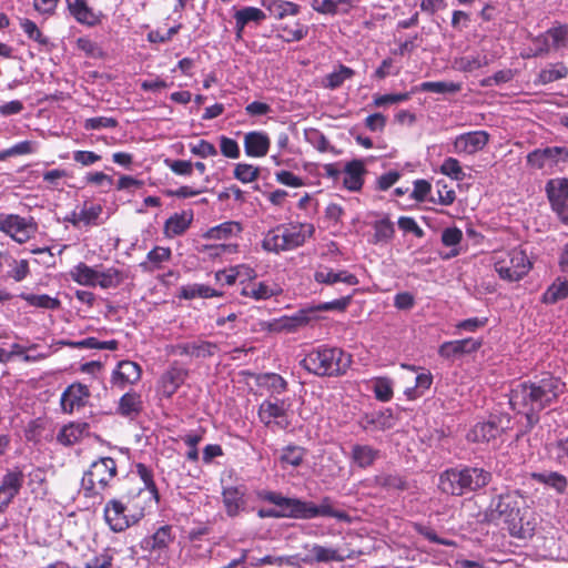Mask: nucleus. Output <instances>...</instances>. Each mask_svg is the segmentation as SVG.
Segmentation results:
<instances>
[{
  "instance_id": "6",
  "label": "nucleus",
  "mask_w": 568,
  "mask_h": 568,
  "mask_svg": "<svg viewBox=\"0 0 568 568\" xmlns=\"http://www.w3.org/2000/svg\"><path fill=\"white\" fill-rule=\"evenodd\" d=\"M130 499L125 504L121 499H111L105 504L104 519L113 531H123L144 516V506Z\"/></svg>"
},
{
  "instance_id": "4",
  "label": "nucleus",
  "mask_w": 568,
  "mask_h": 568,
  "mask_svg": "<svg viewBox=\"0 0 568 568\" xmlns=\"http://www.w3.org/2000/svg\"><path fill=\"white\" fill-rule=\"evenodd\" d=\"M303 366L317 376H339L352 364V356L338 347L320 346L303 359Z\"/></svg>"
},
{
  "instance_id": "37",
  "label": "nucleus",
  "mask_w": 568,
  "mask_h": 568,
  "mask_svg": "<svg viewBox=\"0 0 568 568\" xmlns=\"http://www.w3.org/2000/svg\"><path fill=\"white\" fill-rule=\"evenodd\" d=\"M88 432V423H70L61 428L57 440L63 446H71L80 442Z\"/></svg>"
},
{
  "instance_id": "59",
  "label": "nucleus",
  "mask_w": 568,
  "mask_h": 568,
  "mask_svg": "<svg viewBox=\"0 0 568 568\" xmlns=\"http://www.w3.org/2000/svg\"><path fill=\"white\" fill-rule=\"evenodd\" d=\"M173 539L174 536L171 534V527L162 526L155 531L153 537L146 541V544L151 545L152 549L162 550L173 542Z\"/></svg>"
},
{
  "instance_id": "56",
  "label": "nucleus",
  "mask_w": 568,
  "mask_h": 568,
  "mask_svg": "<svg viewBox=\"0 0 568 568\" xmlns=\"http://www.w3.org/2000/svg\"><path fill=\"white\" fill-rule=\"evenodd\" d=\"M462 89L459 83L448 81H427L419 87L420 91L433 93H456Z\"/></svg>"
},
{
  "instance_id": "10",
  "label": "nucleus",
  "mask_w": 568,
  "mask_h": 568,
  "mask_svg": "<svg viewBox=\"0 0 568 568\" xmlns=\"http://www.w3.org/2000/svg\"><path fill=\"white\" fill-rule=\"evenodd\" d=\"M290 402L287 399H266L263 400L257 410L260 422L268 428L284 429L288 426L286 419L290 409Z\"/></svg>"
},
{
  "instance_id": "58",
  "label": "nucleus",
  "mask_w": 568,
  "mask_h": 568,
  "mask_svg": "<svg viewBox=\"0 0 568 568\" xmlns=\"http://www.w3.org/2000/svg\"><path fill=\"white\" fill-rule=\"evenodd\" d=\"M20 27L30 40L36 41L41 47H49L50 40L43 36L38 26L29 19H22Z\"/></svg>"
},
{
  "instance_id": "14",
  "label": "nucleus",
  "mask_w": 568,
  "mask_h": 568,
  "mask_svg": "<svg viewBox=\"0 0 568 568\" xmlns=\"http://www.w3.org/2000/svg\"><path fill=\"white\" fill-rule=\"evenodd\" d=\"M489 141V134L486 131L477 130L462 133L453 140V152L458 155H474L481 151Z\"/></svg>"
},
{
  "instance_id": "53",
  "label": "nucleus",
  "mask_w": 568,
  "mask_h": 568,
  "mask_svg": "<svg viewBox=\"0 0 568 568\" xmlns=\"http://www.w3.org/2000/svg\"><path fill=\"white\" fill-rule=\"evenodd\" d=\"M171 256L170 248L156 246L148 253V261L140 264L144 270L160 268Z\"/></svg>"
},
{
  "instance_id": "21",
  "label": "nucleus",
  "mask_w": 568,
  "mask_h": 568,
  "mask_svg": "<svg viewBox=\"0 0 568 568\" xmlns=\"http://www.w3.org/2000/svg\"><path fill=\"white\" fill-rule=\"evenodd\" d=\"M67 6L70 14L81 24L94 27L102 21L103 13L93 11L85 0H67Z\"/></svg>"
},
{
  "instance_id": "27",
  "label": "nucleus",
  "mask_w": 568,
  "mask_h": 568,
  "mask_svg": "<svg viewBox=\"0 0 568 568\" xmlns=\"http://www.w3.org/2000/svg\"><path fill=\"white\" fill-rule=\"evenodd\" d=\"M261 4L268 12V16L276 20L295 17L301 11L297 3L286 0H261Z\"/></svg>"
},
{
  "instance_id": "61",
  "label": "nucleus",
  "mask_w": 568,
  "mask_h": 568,
  "mask_svg": "<svg viewBox=\"0 0 568 568\" xmlns=\"http://www.w3.org/2000/svg\"><path fill=\"white\" fill-rule=\"evenodd\" d=\"M376 484L387 489L404 490L407 483L398 474H381L376 476Z\"/></svg>"
},
{
  "instance_id": "18",
  "label": "nucleus",
  "mask_w": 568,
  "mask_h": 568,
  "mask_svg": "<svg viewBox=\"0 0 568 568\" xmlns=\"http://www.w3.org/2000/svg\"><path fill=\"white\" fill-rule=\"evenodd\" d=\"M243 226L237 221H226L213 227H210L204 233V239L216 243H237Z\"/></svg>"
},
{
  "instance_id": "3",
  "label": "nucleus",
  "mask_w": 568,
  "mask_h": 568,
  "mask_svg": "<svg viewBox=\"0 0 568 568\" xmlns=\"http://www.w3.org/2000/svg\"><path fill=\"white\" fill-rule=\"evenodd\" d=\"M490 263L497 276L507 283L520 282L534 266L531 258L521 246L494 251Z\"/></svg>"
},
{
  "instance_id": "26",
  "label": "nucleus",
  "mask_w": 568,
  "mask_h": 568,
  "mask_svg": "<svg viewBox=\"0 0 568 568\" xmlns=\"http://www.w3.org/2000/svg\"><path fill=\"white\" fill-rule=\"evenodd\" d=\"M358 424L366 432L385 430L394 426V418L390 410L386 409L365 414Z\"/></svg>"
},
{
  "instance_id": "44",
  "label": "nucleus",
  "mask_w": 568,
  "mask_h": 568,
  "mask_svg": "<svg viewBox=\"0 0 568 568\" xmlns=\"http://www.w3.org/2000/svg\"><path fill=\"white\" fill-rule=\"evenodd\" d=\"M567 75L568 68L562 62L548 64L539 72L537 83L548 84L550 82L565 79Z\"/></svg>"
},
{
  "instance_id": "24",
  "label": "nucleus",
  "mask_w": 568,
  "mask_h": 568,
  "mask_svg": "<svg viewBox=\"0 0 568 568\" xmlns=\"http://www.w3.org/2000/svg\"><path fill=\"white\" fill-rule=\"evenodd\" d=\"M481 342L471 337L445 342L439 346L438 354L445 358H452L462 354L476 352Z\"/></svg>"
},
{
  "instance_id": "25",
  "label": "nucleus",
  "mask_w": 568,
  "mask_h": 568,
  "mask_svg": "<svg viewBox=\"0 0 568 568\" xmlns=\"http://www.w3.org/2000/svg\"><path fill=\"white\" fill-rule=\"evenodd\" d=\"M564 152H566V150L559 146L536 149L527 155V162L530 166L536 169L552 166Z\"/></svg>"
},
{
  "instance_id": "45",
  "label": "nucleus",
  "mask_w": 568,
  "mask_h": 568,
  "mask_svg": "<svg viewBox=\"0 0 568 568\" xmlns=\"http://www.w3.org/2000/svg\"><path fill=\"white\" fill-rule=\"evenodd\" d=\"M244 491L239 487H227L223 490V500L230 516H235L244 504Z\"/></svg>"
},
{
  "instance_id": "28",
  "label": "nucleus",
  "mask_w": 568,
  "mask_h": 568,
  "mask_svg": "<svg viewBox=\"0 0 568 568\" xmlns=\"http://www.w3.org/2000/svg\"><path fill=\"white\" fill-rule=\"evenodd\" d=\"M281 292V287L272 281L248 282L242 288V294L244 296L254 298L256 301L271 298Z\"/></svg>"
},
{
  "instance_id": "47",
  "label": "nucleus",
  "mask_w": 568,
  "mask_h": 568,
  "mask_svg": "<svg viewBox=\"0 0 568 568\" xmlns=\"http://www.w3.org/2000/svg\"><path fill=\"white\" fill-rule=\"evenodd\" d=\"M71 278L80 285L95 286L97 270L79 263L70 271Z\"/></svg>"
},
{
  "instance_id": "17",
  "label": "nucleus",
  "mask_w": 568,
  "mask_h": 568,
  "mask_svg": "<svg viewBox=\"0 0 568 568\" xmlns=\"http://www.w3.org/2000/svg\"><path fill=\"white\" fill-rule=\"evenodd\" d=\"M24 475L16 468L7 471L0 485V514L9 506L23 486Z\"/></svg>"
},
{
  "instance_id": "39",
  "label": "nucleus",
  "mask_w": 568,
  "mask_h": 568,
  "mask_svg": "<svg viewBox=\"0 0 568 568\" xmlns=\"http://www.w3.org/2000/svg\"><path fill=\"white\" fill-rule=\"evenodd\" d=\"M276 31L284 42H298L308 34V27L296 20L278 24Z\"/></svg>"
},
{
  "instance_id": "5",
  "label": "nucleus",
  "mask_w": 568,
  "mask_h": 568,
  "mask_svg": "<svg viewBox=\"0 0 568 568\" xmlns=\"http://www.w3.org/2000/svg\"><path fill=\"white\" fill-rule=\"evenodd\" d=\"M118 473L116 463L111 457L93 462L81 479V489L85 497L103 498V493L111 486Z\"/></svg>"
},
{
  "instance_id": "16",
  "label": "nucleus",
  "mask_w": 568,
  "mask_h": 568,
  "mask_svg": "<svg viewBox=\"0 0 568 568\" xmlns=\"http://www.w3.org/2000/svg\"><path fill=\"white\" fill-rule=\"evenodd\" d=\"M536 527L537 517L527 506L520 509L506 526L511 537L523 540L530 539L535 535Z\"/></svg>"
},
{
  "instance_id": "2",
  "label": "nucleus",
  "mask_w": 568,
  "mask_h": 568,
  "mask_svg": "<svg viewBox=\"0 0 568 568\" xmlns=\"http://www.w3.org/2000/svg\"><path fill=\"white\" fill-rule=\"evenodd\" d=\"M315 227L312 223L290 222L276 225L268 230L262 240V248L270 253L278 254L302 246L314 235Z\"/></svg>"
},
{
  "instance_id": "33",
  "label": "nucleus",
  "mask_w": 568,
  "mask_h": 568,
  "mask_svg": "<svg viewBox=\"0 0 568 568\" xmlns=\"http://www.w3.org/2000/svg\"><path fill=\"white\" fill-rule=\"evenodd\" d=\"M256 385L271 396H280L287 390V382L276 373H262L255 378Z\"/></svg>"
},
{
  "instance_id": "12",
  "label": "nucleus",
  "mask_w": 568,
  "mask_h": 568,
  "mask_svg": "<svg viewBox=\"0 0 568 568\" xmlns=\"http://www.w3.org/2000/svg\"><path fill=\"white\" fill-rule=\"evenodd\" d=\"M546 192L552 210L564 223H568V179H551L546 185Z\"/></svg>"
},
{
  "instance_id": "29",
  "label": "nucleus",
  "mask_w": 568,
  "mask_h": 568,
  "mask_svg": "<svg viewBox=\"0 0 568 568\" xmlns=\"http://www.w3.org/2000/svg\"><path fill=\"white\" fill-rule=\"evenodd\" d=\"M307 554L301 560L306 564L313 562H329V561H343L344 557L341 556L336 549L331 547H324L321 545H305L304 547Z\"/></svg>"
},
{
  "instance_id": "35",
  "label": "nucleus",
  "mask_w": 568,
  "mask_h": 568,
  "mask_svg": "<svg viewBox=\"0 0 568 568\" xmlns=\"http://www.w3.org/2000/svg\"><path fill=\"white\" fill-rule=\"evenodd\" d=\"M178 390V368L172 365L168 371H165L161 377L159 378L156 385V393L160 397V400H171L173 395Z\"/></svg>"
},
{
  "instance_id": "57",
  "label": "nucleus",
  "mask_w": 568,
  "mask_h": 568,
  "mask_svg": "<svg viewBox=\"0 0 568 568\" xmlns=\"http://www.w3.org/2000/svg\"><path fill=\"white\" fill-rule=\"evenodd\" d=\"M439 172L455 181H463L466 176L460 162L452 156L446 158L443 161Z\"/></svg>"
},
{
  "instance_id": "38",
  "label": "nucleus",
  "mask_w": 568,
  "mask_h": 568,
  "mask_svg": "<svg viewBox=\"0 0 568 568\" xmlns=\"http://www.w3.org/2000/svg\"><path fill=\"white\" fill-rule=\"evenodd\" d=\"M364 164L354 160L346 164L343 176V184L349 191H358L363 186Z\"/></svg>"
},
{
  "instance_id": "11",
  "label": "nucleus",
  "mask_w": 568,
  "mask_h": 568,
  "mask_svg": "<svg viewBox=\"0 0 568 568\" xmlns=\"http://www.w3.org/2000/svg\"><path fill=\"white\" fill-rule=\"evenodd\" d=\"M293 506L296 507L295 513L296 518L298 519H312L316 517H332L337 519L346 518V515L343 511H338L333 508L329 497H324L320 505L295 498Z\"/></svg>"
},
{
  "instance_id": "48",
  "label": "nucleus",
  "mask_w": 568,
  "mask_h": 568,
  "mask_svg": "<svg viewBox=\"0 0 568 568\" xmlns=\"http://www.w3.org/2000/svg\"><path fill=\"white\" fill-rule=\"evenodd\" d=\"M260 173L258 166L245 162L236 163L233 170V176L243 184L255 182Z\"/></svg>"
},
{
  "instance_id": "36",
  "label": "nucleus",
  "mask_w": 568,
  "mask_h": 568,
  "mask_svg": "<svg viewBox=\"0 0 568 568\" xmlns=\"http://www.w3.org/2000/svg\"><path fill=\"white\" fill-rule=\"evenodd\" d=\"M143 409V402L140 394L135 392L125 393L119 400L118 413L126 418H136Z\"/></svg>"
},
{
  "instance_id": "55",
  "label": "nucleus",
  "mask_w": 568,
  "mask_h": 568,
  "mask_svg": "<svg viewBox=\"0 0 568 568\" xmlns=\"http://www.w3.org/2000/svg\"><path fill=\"white\" fill-rule=\"evenodd\" d=\"M239 243H213L205 246L206 254L212 258H223L239 253Z\"/></svg>"
},
{
  "instance_id": "49",
  "label": "nucleus",
  "mask_w": 568,
  "mask_h": 568,
  "mask_svg": "<svg viewBox=\"0 0 568 568\" xmlns=\"http://www.w3.org/2000/svg\"><path fill=\"white\" fill-rule=\"evenodd\" d=\"M463 240V232L458 227H447L442 233V242L445 246L452 247L449 254H447V258L455 257L459 255L460 250L458 247L459 243Z\"/></svg>"
},
{
  "instance_id": "60",
  "label": "nucleus",
  "mask_w": 568,
  "mask_h": 568,
  "mask_svg": "<svg viewBox=\"0 0 568 568\" xmlns=\"http://www.w3.org/2000/svg\"><path fill=\"white\" fill-rule=\"evenodd\" d=\"M121 283L120 272L116 268H108L105 271H97L95 285L102 288L115 287Z\"/></svg>"
},
{
  "instance_id": "8",
  "label": "nucleus",
  "mask_w": 568,
  "mask_h": 568,
  "mask_svg": "<svg viewBox=\"0 0 568 568\" xmlns=\"http://www.w3.org/2000/svg\"><path fill=\"white\" fill-rule=\"evenodd\" d=\"M320 320V315H316V311L312 310V306L298 310L292 315H283L278 318H274L267 323L270 332L274 333H294L298 329L306 327Z\"/></svg>"
},
{
  "instance_id": "51",
  "label": "nucleus",
  "mask_w": 568,
  "mask_h": 568,
  "mask_svg": "<svg viewBox=\"0 0 568 568\" xmlns=\"http://www.w3.org/2000/svg\"><path fill=\"white\" fill-rule=\"evenodd\" d=\"M433 383V376L429 372L423 371L415 377V386L405 389V395L408 399H415L424 394Z\"/></svg>"
},
{
  "instance_id": "1",
  "label": "nucleus",
  "mask_w": 568,
  "mask_h": 568,
  "mask_svg": "<svg viewBox=\"0 0 568 568\" xmlns=\"http://www.w3.org/2000/svg\"><path fill=\"white\" fill-rule=\"evenodd\" d=\"M566 384L554 375L547 374L534 382L515 385L509 395L511 408L524 414L530 426L539 419V413L557 402L565 392Z\"/></svg>"
},
{
  "instance_id": "19",
  "label": "nucleus",
  "mask_w": 568,
  "mask_h": 568,
  "mask_svg": "<svg viewBox=\"0 0 568 568\" xmlns=\"http://www.w3.org/2000/svg\"><path fill=\"white\" fill-rule=\"evenodd\" d=\"M243 146L248 158H264L271 148V139L264 131H250L243 136Z\"/></svg>"
},
{
  "instance_id": "9",
  "label": "nucleus",
  "mask_w": 568,
  "mask_h": 568,
  "mask_svg": "<svg viewBox=\"0 0 568 568\" xmlns=\"http://www.w3.org/2000/svg\"><path fill=\"white\" fill-rule=\"evenodd\" d=\"M37 223L32 217L18 214H0V232L9 235L16 242H28L37 232Z\"/></svg>"
},
{
  "instance_id": "22",
  "label": "nucleus",
  "mask_w": 568,
  "mask_h": 568,
  "mask_svg": "<svg viewBox=\"0 0 568 568\" xmlns=\"http://www.w3.org/2000/svg\"><path fill=\"white\" fill-rule=\"evenodd\" d=\"M141 378L140 366L131 361H121L113 371L111 383L123 389L125 386L136 383Z\"/></svg>"
},
{
  "instance_id": "23",
  "label": "nucleus",
  "mask_w": 568,
  "mask_h": 568,
  "mask_svg": "<svg viewBox=\"0 0 568 568\" xmlns=\"http://www.w3.org/2000/svg\"><path fill=\"white\" fill-rule=\"evenodd\" d=\"M90 396L89 389L82 384L70 385L61 396V407L64 413L71 414L75 408L83 407Z\"/></svg>"
},
{
  "instance_id": "64",
  "label": "nucleus",
  "mask_w": 568,
  "mask_h": 568,
  "mask_svg": "<svg viewBox=\"0 0 568 568\" xmlns=\"http://www.w3.org/2000/svg\"><path fill=\"white\" fill-rule=\"evenodd\" d=\"M549 38L552 40V47L555 49L568 47V27L558 26L549 29L547 32Z\"/></svg>"
},
{
  "instance_id": "7",
  "label": "nucleus",
  "mask_w": 568,
  "mask_h": 568,
  "mask_svg": "<svg viewBox=\"0 0 568 568\" xmlns=\"http://www.w3.org/2000/svg\"><path fill=\"white\" fill-rule=\"evenodd\" d=\"M525 506L526 500L518 490H507L491 499L487 516L491 521L501 519L507 526Z\"/></svg>"
},
{
  "instance_id": "15",
  "label": "nucleus",
  "mask_w": 568,
  "mask_h": 568,
  "mask_svg": "<svg viewBox=\"0 0 568 568\" xmlns=\"http://www.w3.org/2000/svg\"><path fill=\"white\" fill-rule=\"evenodd\" d=\"M258 497L278 507V509H260L258 516L261 518H296V507L293 506V503H295V498L284 497L281 494L267 490L258 493Z\"/></svg>"
},
{
  "instance_id": "50",
  "label": "nucleus",
  "mask_w": 568,
  "mask_h": 568,
  "mask_svg": "<svg viewBox=\"0 0 568 568\" xmlns=\"http://www.w3.org/2000/svg\"><path fill=\"white\" fill-rule=\"evenodd\" d=\"M180 296H183L184 298H210L214 296H221V293L205 284H192L182 287L180 291Z\"/></svg>"
},
{
  "instance_id": "63",
  "label": "nucleus",
  "mask_w": 568,
  "mask_h": 568,
  "mask_svg": "<svg viewBox=\"0 0 568 568\" xmlns=\"http://www.w3.org/2000/svg\"><path fill=\"white\" fill-rule=\"evenodd\" d=\"M101 212L102 207L100 205L84 206L79 213L73 212V216H77V220H70V222L75 226L81 222L85 225H90L95 222Z\"/></svg>"
},
{
  "instance_id": "54",
  "label": "nucleus",
  "mask_w": 568,
  "mask_h": 568,
  "mask_svg": "<svg viewBox=\"0 0 568 568\" xmlns=\"http://www.w3.org/2000/svg\"><path fill=\"white\" fill-rule=\"evenodd\" d=\"M20 297L34 307L55 310L60 306V301L58 298L51 297L47 294L37 295L22 293Z\"/></svg>"
},
{
  "instance_id": "46",
  "label": "nucleus",
  "mask_w": 568,
  "mask_h": 568,
  "mask_svg": "<svg viewBox=\"0 0 568 568\" xmlns=\"http://www.w3.org/2000/svg\"><path fill=\"white\" fill-rule=\"evenodd\" d=\"M489 60L486 54H473L460 57L455 60V67L464 72H473L488 65Z\"/></svg>"
},
{
  "instance_id": "30",
  "label": "nucleus",
  "mask_w": 568,
  "mask_h": 568,
  "mask_svg": "<svg viewBox=\"0 0 568 568\" xmlns=\"http://www.w3.org/2000/svg\"><path fill=\"white\" fill-rule=\"evenodd\" d=\"M314 280L320 284L327 285H333L338 282L345 283L349 286L358 284V280L354 274L347 271L335 272L334 270L328 267L318 268L314 274Z\"/></svg>"
},
{
  "instance_id": "40",
  "label": "nucleus",
  "mask_w": 568,
  "mask_h": 568,
  "mask_svg": "<svg viewBox=\"0 0 568 568\" xmlns=\"http://www.w3.org/2000/svg\"><path fill=\"white\" fill-rule=\"evenodd\" d=\"M568 298V277L558 276L547 287L541 296L545 304H555L561 300Z\"/></svg>"
},
{
  "instance_id": "31",
  "label": "nucleus",
  "mask_w": 568,
  "mask_h": 568,
  "mask_svg": "<svg viewBox=\"0 0 568 568\" xmlns=\"http://www.w3.org/2000/svg\"><path fill=\"white\" fill-rule=\"evenodd\" d=\"M235 30L237 38L242 37L244 28L248 23H261L266 19L265 12L256 7H244L234 13Z\"/></svg>"
},
{
  "instance_id": "62",
  "label": "nucleus",
  "mask_w": 568,
  "mask_h": 568,
  "mask_svg": "<svg viewBox=\"0 0 568 568\" xmlns=\"http://www.w3.org/2000/svg\"><path fill=\"white\" fill-rule=\"evenodd\" d=\"M219 145L220 152L223 156L231 160H236L241 156L240 145L234 139L226 135H220Z\"/></svg>"
},
{
  "instance_id": "32",
  "label": "nucleus",
  "mask_w": 568,
  "mask_h": 568,
  "mask_svg": "<svg viewBox=\"0 0 568 568\" xmlns=\"http://www.w3.org/2000/svg\"><path fill=\"white\" fill-rule=\"evenodd\" d=\"M465 494L485 487L491 479V474L484 468L463 467Z\"/></svg>"
},
{
  "instance_id": "13",
  "label": "nucleus",
  "mask_w": 568,
  "mask_h": 568,
  "mask_svg": "<svg viewBox=\"0 0 568 568\" xmlns=\"http://www.w3.org/2000/svg\"><path fill=\"white\" fill-rule=\"evenodd\" d=\"M501 418L490 416L487 420L477 422L467 433L468 442L477 444H489L495 442L504 432Z\"/></svg>"
},
{
  "instance_id": "42",
  "label": "nucleus",
  "mask_w": 568,
  "mask_h": 568,
  "mask_svg": "<svg viewBox=\"0 0 568 568\" xmlns=\"http://www.w3.org/2000/svg\"><path fill=\"white\" fill-rule=\"evenodd\" d=\"M378 456L379 450L369 445H354L351 453L353 463L361 468L372 466Z\"/></svg>"
},
{
  "instance_id": "41",
  "label": "nucleus",
  "mask_w": 568,
  "mask_h": 568,
  "mask_svg": "<svg viewBox=\"0 0 568 568\" xmlns=\"http://www.w3.org/2000/svg\"><path fill=\"white\" fill-rule=\"evenodd\" d=\"M532 478L546 487L554 489L558 494L566 493L568 488V480L566 476L557 471L534 473Z\"/></svg>"
},
{
  "instance_id": "20",
  "label": "nucleus",
  "mask_w": 568,
  "mask_h": 568,
  "mask_svg": "<svg viewBox=\"0 0 568 568\" xmlns=\"http://www.w3.org/2000/svg\"><path fill=\"white\" fill-rule=\"evenodd\" d=\"M438 488L442 493L450 496L465 494L463 468H449L440 473Z\"/></svg>"
},
{
  "instance_id": "52",
  "label": "nucleus",
  "mask_w": 568,
  "mask_h": 568,
  "mask_svg": "<svg viewBox=\"0 0 568 568\" xmlns=\"http://www.w3.org/2000/svg\"><path fill=\"white\" fill-rule=\"evenodd\" d=\"M354 70L341 64L336 70L328 73L324 79L325 88L328 89H337L339 88L347 79H351L354 75Z\"/></svg>"
},
{
  "instance_id": "43",
  "label": "nucleus",
  "mask_w": 568,
  "mask_h": 568,
  "mask_svg": "<svg viewBox=\"0 0 568 568\" xmlns=\"http://www.w3.org/2000/svg\"><path fill=\"white\" fill-rule=\"evenodd\" d=\"M373 243L374 244H386L392 241L395 227L394 223L387 217L384 216L373 223Z\"/></svg>"
},
{
  "instance_id": "34",
  "label": "nucleus",
  "mask_w": 568,
  "mask_h": 568,
  "mask_svg": "<svg viewBox=\"0 0 568 568\" xmlns=\"http://www.w3.org/2000/svg\"><path fill=\"white\" fill-rule=\"evenodd\" d=\"M136 473L142 479L144 484V488H140L136 494V499H143L144 501L149 500L150 503H155L159 498L158 489L153 481V476L151 469H149L144 464H138L135 466Z\"/></svg>"
}]
</instances>
